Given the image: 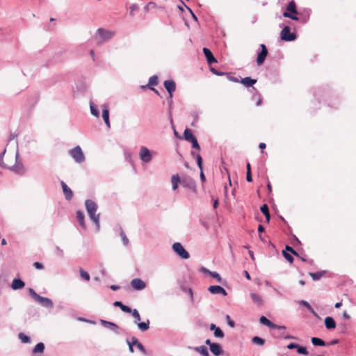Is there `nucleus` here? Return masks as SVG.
<instances>
[{
	"label": "nucleus",
	"mask_w": 356,
	"mask_h": 356,
	"mask_svg": "<svg viewBox=\"0 0 356 356\" xmlns=\"http://www.w3.org/2000/svg\"><path fill=\"white\" fill-rule=\"evenodd\" d=\"M85 207L90 220L96 226L97 231H99L100 228V214L97 213L98 209L97 204L91 200H86L85 201Z\"/></svg>",
	"instance_id": "1"
},
{
	"label": "nucleus",
	"mask_w": 356,
	"mask_h": 356,
	"mask_svg": "<svg viewBox=\"0 0 356 356\" xmlns=\"http://www.w3.org/2000/svg\"><path fill=\"white\" fill-rule=\"evenodd\" d=\"M115 35V31L99 28L96 31L95 38L97 43L102 44L112 40Z\"/></svg>",
	"instance_id": "2"
},
{
	"label": "nucleus",
	"mask_w": 356,
	"mask_h": 356,
	"mask_svg": "<svg viewBox=\"0 0 356 356\" xmlns=\"http://www.w3.org/2000/svg\"><path fill=\"white\" fill-rule=\"evenodd\" d=\"M29 293L30 296L33 298L36 302L42 306L47 308H52L54 303L52 300L48 298L42 297L38 295L33 289H29Z\"/></svg>",
	"instance_id": "3"
},
{
	"label": "nucleus",
	"mask_w": 356,
	"mask_h": 356,
	"mask_svg": "<svg viewBox=\"0 0 356 356\" xmlns=\"http://www.w3.org/2000/svg\"><path fill=\"white\" fill-rule=\"evenodd\" d=\"M69 154L76 163H82L86 160L84 153L79 145L70 149Z\"/></svg>",
	"instance_id": "4"
},
{
	"label": "nucleus",
	"mask_w": 356,
	"mask_h": 356,
	"mask_svg": "<svg viewBox=\"0 0 356 356\" xmlns=\"http://www.w3.org/2000/svg\"><path fill=\"white\" fill-rule=\"evenodd\" d=\"M180 178L181 185L183 187L188 188L192 191L193 192L196 191L195 181L191 177L188 175H182L181 177H180Z\"/></svg>",
	"instance_id": "5"
},
{
	"label": "nucleus",
	"mask_w": 356,
	"mask_h": 356,
	"mask_svg": "<svg viewBox=\"0 0 356 356\" xmlns=\"http://www.w3.org/2000/svg\"><path fill=\"white\" fill-rule=\"evenodd\" d=\"M296 13L297 10L296 3L293 1H291L289 3L286 8V11L283 13V16L284 17H289L293 20L298 21V17L296 15Z\"/></svg>",
	"instance_id": "6"
},
{
	"label": "nucleus",
	"mask_w": 356,
	"mask_h": 356,
	"mask_svg": "<svg viewBox=\"0 0 356 356\" xmlns=\"http://www.w3.org/2000/svg\"><path fill=\"white\" fill-rule=\"evenodd\" d=\"M8 168L19 175H23L24 173L25 169L22 161L19 159V154L18 150H17L15 154V164Z\"/></svg>",
	"instance_id": "7"
},
{
	"label": "nucleus",
	"mask_w": 356,
	"mask_h": 356,
	"mask_svg": "<svg viewBox=\"0 0 356 356\" xmlns=\"http://www.w3.org/2000/svg\"><path fill=\"white\" fill-rule=\"evenodd\" d=\"M173 251L181 259H187L190 257L189 253L184 249V246L179 242L172 245Z\"/></svg>",
	"instance_id": "8"
},
{
	"label": "nucleus",
	"mask_w": 356,
	"mask_h": 356,
	"mask_svg": "<svg viewBox=\"0 0 356 356\" xmlns=\"http://www.w3.org/2000/svg\"><path fill=\"white\" fill-rule=\"evenodd\" d=\"M152 152L147 147L141 146L140 147L139 158L143 163H149L152 161Z\"/></svg>",
	"instance_id": "9"
},
{
	"label": "nucleus",
	"mask_w": 356,
	"mask_h": 356,
	"mask_svg": "<svg viewBox=\"0 0 356 356\" xmlns=\"http://www.w3.org/2000/svg\"><path fill=\"white\" fill-rule=\"evenodd\" d=\"M280 37L284 41H293L296 38L295 33H291L290 28L287 26L282 30Z\"/></svg>",
	"instance_id": "10"
},
{
	"label": "nucleus",
	"mask_w": 356,
	"mask_h": 356,
	"mask_svg": "<svg viewBox=\"0 0 356 356\" xmlns=\"http://www.w3.org/2000/svg\"><path fill=\"white\" fill-rule=\"evenodd\" d=\"M260 47L261 49V51L258 54L257 58V63L258 65H261L264 63V62L268 55V50H267L265 44H260Z\"/></svg>",
	"instance_id": "11"
},
{
	"label": "nucleus",
	"mask_w": 356,
	"mask_h": 356,
	"mask_svg": "<svg viewBox=\"0 0 356 356\" xmlns=\"http://www.w3.org/2000/svg\"><path fill=\"white\" fill-rule=\"evenodd\" d=\"M131 286L137 291L143 290L146 287V284L140 278H135L131 281Z\"/></svg>",
	"instance_id": "12"
},
{
	"label": "nucleus",
	"mask_w": 356,
	"mask_h": 356,
	"mask_svg": "<svg viewBox=\"0 0 356 356\" xmlns=\"http://www.w3.org/2000/svg\"><path fill=\"white\" fill-rule=\"evenodd\" d=\"M165 90L168 91L170 98L173 96V92L176 89V83L173 80H166L163 83Z\"/></svg>",
	"instance_id": "13"
},
{
	"label": "nucleus",
	"mask_w": 356,
	"mask_h": 356,
	"mask_svg": "<svg viewBox=\"0 0 356 356\" xmlns=\"http://www.w3.org/2000/svg\"><path fill=\"white\" fill-rule=\"evenodd\" d=\"M102 118L106 125V127L109 129L111 127L110 120H109V108L108 105L106 104L102 105Z\"/></svg>",
	"instance_id": "14"
},
{
	"label": "nucleus",
	"mask_w": 356,
	"mask_h": 356,
	"mask_svg": "<svg viewBox=\"0 0 356 356\" xmlns=\"http://www.w3.org/2000/svg\"><path fill=\"white\" fill-rule=\"evenodd\" d=\"M208 291L211 294H220L223 296H227V291L220 286L212 285L208 288Z\"/></svg>",
	"instance_id": "15"
},
{
	"label": "nucleus",
	"mask_w": 356,
	"mask_h": 356,
	"mask_svg": "<svg viewBox=\"0 0 356 356\" xmlns=\"http://www.w3.org/2000/svg\"><path fill=\"white\" fill-rule=\"evenodd\" d=\"M101 324L104 326L105 327L113 330L115 333L119 334V327L118 325L113 322L107 321L105 320H101L100 321Z\"/></svg>",
	"instance_id": "16"
},
{
	"label": "nucleus",
	"mask_w": 356,
	"mask_h": 356,
	"mask_svg": "<svg viewBox=\"0 0 356 356\" xmlns=\"http://www.w3.org/2000/svg\"><path fill=\"white\" fill-rule=\"evenodd\" d=\"M61 186L65 199L67 200H70L73 197L72 191L67 186V185L64 181H61Z\"/></svg>",
	"instance_id": "17"
},
{
	"label": "nucleus",
	"mask_w": 356,
	"mask_h": 356,
	"mask_svg": "<svg viewBox=\"0 0 356 356\" xmlns=\"http://www.w3.org/2000/svg\"><path fill=\"white\" fill-rule=\"evenodd\" d=\"M203 53H204V54L207 58V63L211 65L212 63L217 62V60L215 58V57L213 56L212 52L209 49H207L206 47L203 48Z\"/></svg>",
	"instance_id": "18"
},
{
	"label": "nucleus",
	"mask_w": 356,
	"mask_h": 356,
	"mask_svg": "<svg viewBox=\"0 0 356 356\" xmlns=\"http://www.w3.org/2000/svg\"><path fill=\"white\" fill-rule=\"evenodd\" d=\"M202 356H210L208 348L205 346L189 347Z\"/></svg>",
	"instance_id": "19"
},
{
	"label": "nucleus",
	"mask_w": 356,
	"mask_h": 356,
	"mask_svg": "<svg viewBox=\"0 0 356 356\" xmlns=\"http://www.w3.org/2000/svg\"><path fill=\"white\" fill-rule=\"evenodd\" d=\"M210 350L215 356L220 355L223 353L222 346L218 343L211 344Z\"/></svg>",
	"instance_id": "20"
},
{
	"label": "nucleus",
	"mask_w": 356,
	"mask_h": 356,
	"mask_svg": "<svg viewBox=\"0 0 356 356\" xmlns=\"http://www.w3.org/2000/svg\"><path fill=\"white\" fill-rule=\"evenodd\" d=\"M250 296L253 302L257 305L258 306H262L264 305V300L262 298V296H260L259 294L251 293Z\"/></svg>",
	"instance_id": "21"
},
{
	"label": "nucleus",
	"mask_w": 356,
	"mask_h": 356,
	"mask_svg": "<svg viewBox=\"0 0 356 356\" xmlns=\"http://www.w3.org/2000/svg\"><path fill=\"white\" fill-rule=\"evenodd\" d=\"M172 189L176 191L178 188L179 184H181V178L179 175H173L171 177Z\"/></svg>",
	"instance_id": "22"
},
{
	"label": "nucleus",
	"mask_w": 356,
	"mask_h": 356,
	"mask_svg": "<svg viewBox=\"0 0 356 356\" xmlns=\"http://www.w3.org/2000/svg\"><path fill=\"white\" fill-rule=\"evenodd\" d=\"M24 286L25 283L20 279H14L11 284V287L13 290L21 289Z\"/></svg>",
	"instance_id": "23"
},
{
	"label": "nucleus",
	"mask_w": 356,
	"mask_h": 356,
	"mask_svg": "<svg viewBox=\"0 0 356 356\" xmlns=\"http://www.w3.org/2000/svg\"><path fill=\"white\" fill-rule=\"evenodd\" d=\"M325 325L327 330H332L336 327V323L332 317L327 316L325 318Z\"/></svg>",
	"instance_id": "24"
},
{
	"label": "nucleus",
	"mask_w": 356,
	"mask_h": 356,
	"mask_svg": "<svg viewBox=\"0 0 356 356\" xmlns=\"http://www.w3.org/2000/svg\"><path fill=\"white\" fill-rule=\"evenodd\" d=\"M257 79H253L250 77H245L241 79V83L247 87L252 86L254 83H256Z\"/></svg>",
	"instance_id": "25"
},
{
	"label": "nucleus",
	"mask_w": 356,
	"mask_h": 356,
	"mask_svg": "<svg viewBox=\"0 0 356 356\" xmlns=\"http://www.w3.org/2000/svg\"><path fill=\"white\" fill-rule=\"evenodd\" d=\"M76 218L79 221V225L83 228L86 229V223H85V216L82 211H78L76 212Z\"/></svg>",
	"instance_id": "26"
},
{
	"label": "nucleus",
	"mask_w": 356,
	"mask_h": 356,
	"mask_svg": "<svg viewBox=\"0 0 356 356\" xmlns=\"http://www.w3.org/2000/svg\"><path fill=\"white\" fill-rule=\"evenodd\" d=\"M113 305L115 306V307H120L122 311H123L124 312H126V313H131L132 312V309L129 307L127 305H123L121 302L120 301H115L114 303H113Z\"/></svg>",
	"instance_id": "27"
},
{
	"label": "nucleus",
	"mask_w": 356,
	"mask_h": 356,
	"mask_svg": "<svg viewBox=\"0 0 356 356\" xmlns=\"http://www.w3.org/2000/svg\"><path fill=\"white\" fill-rule=\"evenodd\" d=\"M184 139L187 141H192L193 140H194L195 138V136L193 135V134L192 133L191 130L188 129H186L184 132Z\"/></svg>",
	"instance_id": "28"
},
{
	"label": "nucleus",
	"mask_w": 356,
	"mask_h": 356,
	"mask_svg": "<svg viewBox=\"0 0 356 356\" xmlns=\"http://www.w3.org/2000/svg\"><path fill=\"white\" fill-rule=\"evenodd\" d=\"M136 325L140 331L145 332L149 328V321L147 319L146 322H139Z\"/></svg>",
	"instance_id": "29"
},
{
	"label": "nucleus",
	"mask_w": 356,
	"mask_h": 356,
	"mask_svg": "<svg viewBox=\"0 0 356 356\" xmlns=\"http://www.w3.org/2000/svg\"><path fill=\"white\" fill-rule=\"evenodd\" d=\"M90 113L93 116L96 118H99V111L98 110V108L92 102H90Z\"/></svg>",
	"instance_id": "30"
},
{
	"label": "nucleus",
	"mask_w": 356,
	"mask_h": 356,
	"mask_svg": "<svg viewBox=\"0 0 356 356\" xmlns=\"http://www.w3.org/2000/svg\"><path fill=\"white\" fill-rule=\"evenodd\" d=\"M259 321L261 324L266 325L270 328H273V327H275V324L272 323L270 320H268L266 317L264 316L260 318Z\"/></svg>",
	"instance_id": "31"
},
{
	"label": "nucleus",
	"mask_w": 356,
	"mask_h": 356,
	"mask_svg": "<svg viewBox=\"0 0 356 356\" xmlns=\"http://www.w3.org/2000/svg\"><path fill=\"white\" fill-rule=\"evenodd\" d=\"M260 210L264 213V215L266 216L267 222H269L270 216V213H269V211H268V205L267 204H263L261 207Z\"/></svg>",
	"instance_id": "32"
},
{
	"label": "nucleus",
	"mask_w": 356,
	"mask_h": 356,
	"mask_svg": "<svg viewBox=\"0 0 356 356\" xmlns=\"http://www.w3.org/2000/svg\"><path fill=\"white\" fill-rule=\"evenodd\" d=\"M44 350V345L43 343H38L33 350V353H42Z\"/></svg>",
	"instance_id": "33"
},
{
	"label": "nucleus",
	"mask_w": 356,
	"mask_h": 356,
	"mask_svg": "<svg viewBox=\"0 0 356 356\" xmlns=\"http://www.w3.org/2000/svg\"><path fill=\"white\" fill-rule=\"evenodd\" d=\"M312 343L314 346H323L325 345V343L323 340H322L321 339L317 338V337H312Z\"/></svg>",
	"instance_id": "34"
},
{
	"label": "nucleus",
	"mask_w": 356,
	"mask_h": 356,
	"mask_svg": "<svg viewBox=\"0 0 356 356\" xmlns=\"http://www.w3.org/2000/svg\"><path fill=\"white\" fill-rule=\"evenodd\" d=\"M252 341L253 343L261 346L265 343V340L259 337H254L252 339Z\"/></svg>",
	"instance_id": "35"
},
{
	"label": "nucleus",
	"mask_w": 356,
	"mask_h": 356,
	"mask_svg": "<svg viewBox=\"0 0 356 356\" xmlns=\"http://www.w3.org/2000/svg\"><path fill=\"white\" fill-rule=\"evenodd\" d=\"M132 314L133 317L135 318L134 323L137 324L140 321V315L137 309H134L131 312Z\"/></svg>",
	"instance_id": "36"
},
{
	"label": "nucleus",
	"mask_w": 356,
	"mask_h": 356,
	"mask_svg": "<svg viewBox=\"0 0 356 356\" xmlns=\"http://www.w3.org/2000/svg\"><path fill=\"white\" fill-rule=\"evenodd\" d=\"M80 276L81 277V278H83L84 280L86 281H89L90 280V275L88 272L83 270V269H80Z\"/></svg>",
	"instance_id": "37"
},
{
	"label": "nucleus",
	"mask_w": 356,
	"mask_h": 356,
	"mask_svg": "<svg viewBox=\"0 0 356 356\" xmlns=\"http://www.w3.org/2000/svg\"><path fill=\"white\" fill-rule=\"evenodd\" d=\"M158 84V77L157 76H152L149 78L148 85L149 86H156Z\"/></svg>",
	"instance_id": "38"
},
{
	"label": "nucleus",
	"mask_w": 356,
	"mask_h": 356,
	"mask_svg": "<svg viewBox=\"0 0 356 356\" xmlns=\"http://www.w3.org/2000/svg\"><path fill=\"white\" fill-rule=\"evenodd\" d=\"M309 275L312 277L314 280H318L322 277L323 273L319 272L309 273Z\"/></svg>",
	"instance_id": "39"
},
{
	"label": "nucleus",
	"mask_w": 356,
	"mask_h": 356,
	"mask_svg": "<svg viewBox=\"0 0 356 356\" xmlns=\"http://www.w3.org/2000/svg\"><path fill=\"white\" fill-rule=\"evenodd\" d=\"M19 338L21 339L22 342H23V343H28L30 341L29 337L25 335L23 333L19 334Z\"/></svg>",
	"instance_id": "40"
},
{
	"label": "nucleus",
	"mask_w": 356,
	"mask_h": 356,
	"mask_svg": "<svg viewBox=\"0 0 356 356\" xmlns=\"http://www.w3.org/2000/svg\"><path fill=\"white\" fill-rule=\"evenodd\" d=\"M120 236L122 238V243L124 245H127L129 244V239L127 238V236L125 235L123 230H121L120 232Z\"/></svg>",
	"instance_id": "41"
},
{
	"label": "nucleus",
	"mask_w": 356,
	"mask_h": 356,
	"mask_svg": "<svg viewBox=\"0 0 356 356\" xmlns=\"http://www.w3.org/2000/svg\"><path fill=\"white\" fill-rule=\"evenodd\" d=\"M214 336L218 338H222L224 337V333L220 327H218L214 331Z\"/></svg>",
	"instance_id": "42"
},
{
	"label": "nucleus",
	"mask_w": 356,
	"mask_h": 356,
	"mask_svg": "<svg viewBox=\"0 0 356 356\" xmlns=\"http://www.w3.org/2000/svg\"><path fill=\"white\" fill-rule=\"evenodd\" d=\"M211 276L213 277V278H215L218 282L222 283V279L221 276L220 275V274L218 273L217 272H213L211 273Z\"/></svg>",
	"instance_id": "43"
},
{
	"label": "nucleus",
	"mask_w": 356,
	"mask_h": 356,
	"mask_svg": "<svg viewBox=\"0 0 356 356\" xmlns=\"http://www.w3.org/2000/svg\"><path fill=\"white\" fill-rule=\"evenodd\" d=\"M297 352L299 354H302V355H307L309 354L308 351L307 350V349L305 347L300 346H298V347L297 348Z\"/></svg>",
	"instance_id": "44"
},
{
	"label": "nucleus",
	"mask_w": 356,
	"mask_h": 356,
	"mask_svg": "<svg viewBox=\"0 0 356 356\" xmlns=\"http://www.w3.org/2000/svg\"><path fill=\"white\" fill-rule=\"evenodd\" d=\"M76 88L79 92H83L86 90V86L83 83L81 82L77 84Z\"/></svg>",
	"instance_id": "45"
},
{
	"label": "nucleus",
	"mask_w": 356,
	"mask_h": 356,
	"mask_svg": "<svg viewBox=\"0 0 356 356\" xmlns=\"http://www.w3.org/2000/svg\"><path fill=\"white\" fill-rule=\"evenodd\" d=\"M196 159H197V165H198L199 168L202 170V160L201 156L199 154H197Z\"/></svg>",
	"instance_id": "46"
},
{
	"label": "nucleus",
	"mask_w": 356,
	"mask_h": 356,
	"mask_svg": "<svg viewBox=\"0 0 356 356\" xmlns=\"http://www.w3.org/2000/svg\"><path fill=\"white\" fill-rule=\"evenodd\" d=\"M283 255L288 261H289L290 263L293 262V258L290 254L286 252L285 251H283Z\"/></svg>",
	"instance_id": "47"
},
{
	"label": "nucleus",
	"mask_w": 356,
	"mask_h": 356,
	"mask_svg": "<svg viewBox=\"0 0 356 356\" xmlns=\"http://www.w3.org/2000/svg\"><path fill=\"white\" fill-rule=\"evenodd\" d=\"M191 143H192V147L197 150H200V147L198 144V142H197V138H195L194 140H193L192 141H191Z\"/></svg>",
	"instance_id": "48"
},
{
	"label": "nucleus",
	"mask_w": 356,
	"mask_h": 356,
	"mask_svg": "<svg viewBox=\"0 0 356 356\" xmlns=\"http://www.w3.org/2000/svg\"><path fill=\"white\" fill-rule=\"evenodd\" d=\"M5 153H6V149H4V151L2 152V154H0V166H1L2 168H7L8 167L3 161V156Z\"/></svg>",
	"instance_id": "49"
},
{
	"label": "nucleus",
	"mask_w": 356,
	"mask_h": 356,
	"mask_svg": "<svg viewBox=\"0 0 356 356\" xmlns=\"http://www.w3.org/2000/svg\"><path fill=\"white\" fill-rule=\"evenodd\" d=\"M137 348L141 351L143 354H146V350L144 347V346L140 342L138 343V345L136 346Z\"/></svg>",
	"instance_id": "50"
},
{
	"label": "nucleus",
	"mask_w": 356,
	"mask_h": 356,
	"mask_svg": "<svg viewBox=\"0 0 356 356\" xmlns=\"http://www.w3.org/2000/svg\"><path fill=\"white\" fill-rule=\"evenodd\" d=\"M33 266L36 268V269H39V270H42L44 268V266L42 263L40 262H34L33 263Z\"/></svg>",
	"instance_id": "51"
},
{
	"label": "nucleus",
	"mask_w": 356,
	"mask_h": 356,
	"mask_svg": "<svg viewBox=\"0 0 356 356\" xmlns=\"http://www.w3.org/2000/svg\"><path fill=\"white\" fill-rule=\"evenodd\" d=\"M138 9V6L136 4H132L130 7H129V10H130V15H133V13L136 10Z\"/></svg>",
	"instance_id": "52"
},
{
	"label": "nucleus",
	"mask_w": 356,
	"mask_h": 356,
	"mask_svg": "<svg viewBox=\"0 0 356 356\" xmlns=\"http://www.w3.org/2000/svg\"><path fill=\"white\" fill-rule=\"evenodd\" d=\"M200 271L203 273H206V274H208L209 275H211V273H213L212 271L209 270V269H207V268L205 267H202L200 268Z\"/></svg>",
	"instance_id": "53"
},
{
	"label": "nucleus",
	"mask_w": 356,
	"mask_h": 356,
	"mask_svg": "<svg viewBox=\"0 0 356 356\" xmlns=\"http://www.w3.org/2000/svg\"><path fill=\"white\" fill-rule=\"evenodd\" d=\"M286 250L289 251L290 252H291L293 254L298 257V254H297V252L291 247L286 245Z\"/></svg>",
	"instance_id": "54"
},
{
	"label": "nucleus",
	"mask_w": 356,
	"mask_h": 356,
	"mask_svg": "<svg viewBox=\"0 0 356 356\" xmlns=\"http://www.w3.org/2000/svg\"><path fill=\"white\" fill-rule=\"evenodd\" d=\"M298 344L297 343H289L288 346H287V348L288 349H293V348H298Z\"/></svg>",
	"instance_id": "55"
},
{
	"label": "nucleus",
	"mask_w": 356,
	"mask_h": 356,
	"mask_svg": "<svg viewBox=\"0 0 356 356\" xmlns=\"http://www.w3.org/2000/svg\"><path fill=\"white\" fill-rule=\"evenodd\" d=\"M300 304L302 305H304L305 306L307 309H311V306L305 300H302L300 302Z\"/></svg>",
	"instance_id": "56"
},
{
	"label": "nucleus",
	"mask_w": 356,
	"mask_h": 356,
	"mask_svg": "<svg viewBox=\"0 0 356 356\" xmlns=\"http://www.w3.org/2000/svg\"><path fill=\"white\" fill-rule=\"evenodd\" d=\"M56 254L60 256V257H63V251L62 249H60L59 247H56Z\"/></svg>",
	"instance_id": "57"
},
{
	"label": "nucleus",
	"mask_w": 356,
	"mask_h": 356,
	"mask_svg": "<svg viewBox=\"0 0 356 356\" xmlns=\"http://www.w3.org/2000/svg\"><path fill=\"white\" fill-rule=\"evenodd\" d=\"M246 180H247L248 182H252V178L251 172H246Z\"/></svg>",
	"instance_id": "58"
},
{
	"label": "nucleus",
	"mask_w": 356,
	"mask_h": 356,
	"mask_svg": "<svg viewBox=\"0 0 356 356\" xmlns=\"http://www.w3.org/2000/svg\"><path fill=\"white\" fill-rule=\"evenodd\" d=\"M127 343L129 346V350L131 353H134V346H133V343H130V341H127Z\"/></svg>",
	"instance_id": "59"
},
{
	"label": "nucleus",
	"mask_w": 356,
	"mask_h": 356,
	"mask_svg": "<svg viewBox=\"0 0 356 356\" xmlns=\"http://www.w3.org/2000/svg\"><path fill=\"white\" fill-rule=\"evenodd\" d=\"M130 343H133V346H137L138 343H140L136 337H132L131 341Z\"/></svg>",
	"instance_id": "60"
},
{
	"label": "nucleus",
	"mask_w": 356,
	"mask_h": 356,
	"mask_svg": "<svg viewBox=\"0 0 356 356\" xmlns=\"http://www.w3.org/2000/svg\"><path fill=\"white\" fill-rule=\"evenodd\" d=\"M273 328L274 329H277V330H285L286 329V327L284 326V325H275V327H273Z\"/></svg>",
	"instance_id": "61"
},
{
	"label": "nucleus",
	"mask_w": 356,
	"mask_h": 356,
	"mask_svg": "<svg viewBox=\"0 0 356 356\" xmlns=\"http://www.w3.org/2000/svg\"><path fill=\"white\" fill-rule=\"evenodd\" d=\"M90 56H91V58H92V60H93V61H95V51H94V50H92H92H90Z\"/></svg>",
	"instance_id": "62"
},
{
	"label": "nucleus",
	"mask_w": 356,
	"mask_h": 356,
	"mask_svg": "<svg viewBox=\"0 0 356 356\" xmlns=\"http://www.w3.org/2000/svg\"><path fill=\"white\" fill-rule=\"evenodd\" d=\"M343 318L347 319V320H348L350 318V315L346 312H344L343 313Z\"/></svg>",
	"instance_id": "63"
},
{
	"label": "nucleus",
	"mask_w": 356,
	"mask_h": 356,
	"mask_svg": "<svg viewBox=\"0 0 356 356\" xmlns=\"http://www.w3.org/2000/svg\"><path fill=\"white\" fill-rule=\"evenodd\" d=\"M264 229H264V226H263V225H259V227H258V232H259V233H261V232H264Z\"/></svg>",
	"instance_id": "64"
}]
</instances>
